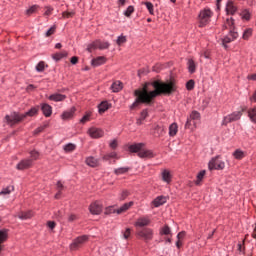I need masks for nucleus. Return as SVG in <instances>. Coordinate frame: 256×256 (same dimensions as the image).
Here are the masks:
<instances>
[{
  "mask_svg": "<svg viewBox=\"0 0 256 256\" xmlns=\"http://www.w3.org/2000/svg\"><path fill=\"white\" fill-rule=\"evenodd\" d=\"M148 85L149 84H145L141 90H135L134 95L136 96V100L131 106L132 109L138 107L139 103H146L149 105V103H151L155 97H158V95H171V93L177 91V86L173 81L161 82L156 80L152 82L154 88L153 91H149Z\"/></svg>",
  "mask_w": 256,
  "mask_h": 256,
  "instance_id": "nucleus-1",
  "label": "nucleus"
},
{
  "mask_svg": "<svg viewBox=\"0 0 256 256\" xmlns=\"http://www.w3.org/2000/svg\"><path fill=\"white\" fill-rule=\"evenodd\" d=\"M37 113H39V108H35V107L29 110L28 112H26L25 114H19L17 112H13L10 115H6L5 117L6 123L8 125H11V127H13V125H17V123H21V121H23L25 117H35Z\"/></svg>",
  "mask_w": 256,
  "mask_h": 256,
  "instance_id": "nucleus-2",
  "label": "nucleus"
},
{
  "mask_svg": "<svg viewBox=\"0 0 256 256\" xmlns=\"http://www.w3.org/2000/svg\"><path fill=\"white\" fill-rule=\"evenodd\" d=\"M211 17H213V12L210 9L201 10L198 16L199 19V27H205L211 21Z\"/></svg>",
  "mask_w": 256,
  "mask_h": 256,
  "instance_id": "nucleus-3",
  "label": "nucleus"
},
{
  "mask_svg": "<svg viewBox=\"0 0 256 256\" xmlns=\"http://www.w3.org/2000/svg\"><path fill=\"white\" fill-rule=\"evenodd\" d=\"M247 111V108H241V110L236 111L232 114L227 115L224 117L222 125H227L228 123H233V121H239L241 119L243 112Z\"/></svg>",
  "mask_w": 256,
  "mask_h": 256,
  "instance_id": "nucleus-4",
  "label": "nucleus"
},
{
  "mask_svg": "<svg viewBox=\"0 0 256 256\" xmlns=\"http://www.w3.org/2000/svg\"><path fill=\"white\" fill-rule=\"evenodd\" d=\"M89 241V236L87 235H82L74 239V241L70 244V250L71 251H77L85 245Z\"/></svg>",
  "mask_w": 256,
  "mask_h": 256,
  "instance_id": "nucleus-5",
  "label": "nucleus"
},
{
  "mask_svg": "<svg viewBox=\"0 0 256 256\" xmlns=\"http://www.w3.org/2000/svg\"><path fill=\"white\" fill-rule=\"evenodd\" d=\"M208 169L210 171H213V169L221 171V170L225 169V162H223V160H221L219 156L214 157L208 163Z\"/></svg>",
  "mask_w": 256,
  "mask_h": 256,
  "instance_id": "nucleus-6",
  "label": "nucleus"
},
{
  "mask_svg": "<svg viewBox=\"0 0 256 256\" xmlns=\"http://www.w3.org/2000/svg\"><path fill=\"white\" fill-rule=\"evenodd\" d=\"M139 239H143V241H151L153 239V229L151 228H143L137 231L136 233Z\"/></svg>",
  "mask_w": 256,
  "mask_h": 256,
  "instance_id": "nucleus-7",
  "label": "nucleus"
},
{
  "mask_svg": "<svg viewBox=\"0 0 256 256\" xmlns=\"http://www.w3.org/2000/svg\"><path fill=\"white\" fill-rule=\"evenodd\" d=\"M95 49H109V42H103L101 40H96L88 45L87 51L91 53L92 51H95Z\"/></svg>",
  "mask_w": 256,
  "mask_h": 256,
  "instance_id": "nucleus-8",
  "label": "nucleus"
},
{
  "mask_svg": "<svg viewBox=\"0 0 256 256\" xmlns=\"http://www.w3.org/2000/svg\"><path fill=\"white\" fill-rule=\"evenodd\" d=\"M88 135L92 139H101V137H103V135H105V131H103V129H101V128L91 127L88 130Z\"/></svg>",
  "mask_w": 256,
  "mask_h": 256,
  "instance_id": "nucleus-9",
  "label": "nucleus"
},
{
  "mask_svg": "<svg viewBox=\"0 0 256 256\" xmlns=\"http://www.w3.org/2000/svg\"><path fill=\"white\" fill-rule=\"evenodd\" d=\"M31 167H33V160L23 159L17 164L16 169L18 171H25V169H31Z\"/></svg>",
  "mask_w": 256,
  "mask_h": 256,
  "instance_id": "nucleus-10",
  "label": "nucleus"
},
{
  "mask_svg": "<svg viewBox=\"0 0 256 256\" xmlns=\"http://www.w3.org/2000/svg\"><path fill=\"white\" fill-rule=\"evenodd\" d=\"M89 211L92 215H101V212L103 211V205L98 201L93 202L89 206Z\"/></svg>",
  "mask_w": 256,
  "mask_h": 256,
  "instance_id": "nucleus-11",
  "label": "nucleus"
},
{
  "mask_svg": "<svg viewBox=\"0 0 256 256\" xmlns=\"http://www.w3.org/2000/svg\"><path fill=\"white\" fill-rule=\"evenodd\" d=\"M239 37V33L237 32H229V34L222 39V45L227 49V43H231L232 41H235Z\"/></svg>",
  "mask_w": 256,
  "mask_h": 256,
  "instance_id": "nucleus-12",
  "label": "nucleus"
},
{
  "mask_svg": "<svg viewBox=\"0 0 256 256\" xmlns=\"http://www.w3.org/2000/svg\"><path fill=\"white\" fill-rule=\"evenodd\" d=\"M161 179L164 183H167L169 185L171 181H173V174H171V171L168 169H164L161 172Z\"/></svg>",
  "mask_w": 256,
  "mask_h": 256,
  "instance_id": "nucleus-13",
  "label": "nucleus"
},
{
  "mask_svg": "<svg viewBox=\"0 0 256 256\" xmlns=\"http://www.w3.org/2000/svg\"><path fill=\"white\" fill-rule=\"evenodd\" d=\"M223 29H228L229 33H237L235 31V20L233 18H227L224 22Z\"/></svg>",
  "mask_w": 256,
  "mask_h": 256,
  "instance_id": "nucleus-14",
  "label": "nucleus"
},
{
  "mask_svg": "<svg viewBox=\"0 0 256 256\" xmlns=\"http://www.w3.org/2000/svg\"><path fill=\"white\" fill-rule=\"evenodd\" d=\"M226 13L227 15H235L237 13V4L233 0H228L226 4Z\"/></svg>",
  "mask_w": 256,
  "mask_h": 256,
  "instance_id": "nucleus-15",
  "label": "nucleus"
},
{
  "mask_svg": "<svg viewBox=\"0 0 256 256\" xmlns=\"http://www.w3.org/2000/svg\"><path fill=\"white\" fill-rule=\"evenodd\" d=\"M77 111V108L72 107L66 111H64L61 114V119H63L64 121H66L67 119H73V117H75V112Z\"/></svg>",
  "mask_w": 256,
  "mask_h": 256,
  "instance_id": "nucleus-16",
  "label": "nucleus"
},
{
  "mask_svg": "<svg viewBox=\"0 0 256 256\" xmlns=\"http://www.w3.org/2000/svg\"><path fill=\"white\" fill-rule=\"evenodd\" d=\"M138 157H140L141 159H153V157H155V154L151 150L142 149V151L138 153Z\"/></svg>",
  "mask_w": 256,
  "mask_h": 256,
  "instance_id": "nucleus-17",
  "label": "nucleus"
},
{
  "mask_svg": "<svg viewBox=\"0 0 256 256\" xmlns=\"http://www.w3.org/2000/svg\"><path fill=\"white\" fill-rule=\"evenodd\" d=\"M151 223V220H149L148 217H140L137 219V221L134 223L135 227H147Z\"/></svg>",
  "mask_w": 256,
  "mask_h": 256,
  "instance_id": "nucleus-18",
  "label": "nucleus"
},
{
  "mask_svg": "<svg viewBox=\"0 0 256 256\" xmlns=\"http://www.w3.org/2000/svg\"><path fill=\"white\" fill-rule=\"evenodd\" d=\"M41 110L45 117H51V115L53 114V107H51V105L49 104H42Z\"/></svg>",
  "mask_w": 256,
  "mask_h": 256,
  "instance_id": "nucleus-19",
  "label": "nucleus"
},
{
  "mask_svg": "<svg viewBox=\"0 0 256 256\" xmlns=\"http://www.w3.org/2000/svg\"><path fill=\"white\" fill-rule=\"evenodd\" d=\"M106 61H107V58H105V56H99L92 60V65L93 67H99L101 65H105Z\"/></svg>",
  "mask_w": 256,
  "mask_h": 256,
  "instance_id": "nucleus-20",
  "label": "nucleus"
},
{
  "mask_svg": "<svg viewBox=\"0 0 256 256\" xmlns=\"http://www.w3.org/2000/svg\"><path fill=\"white\" fill-rule=\"evenodd\" d=\"M143 147H145V144L143 143L133 144L129 146V151L131 153H141Z\"/></svg>",
  "mask_w": 256,
  "mask_h": 256,
  "instance_id": "nucleus-21",
  "label": "nucleus"
},
{
  "mask_svg": "<svg viewBox=\"0 0 256 256\" xmlns=\"http://www.w3.org/2000/svg\"><path fill=\"white\" fill-rule=\"evenodd\" d=\"M165 203H167V197L165 196H158L153 201L154 207H161V205H165Z\"/></svg>",
  "mask_w": 256,
  "mask_h": 256,
  "instance_id": "nucleus-22",
  "label": "nucleus"
},
{
  "mask_svg": "<svg viewBox=\"0 0 256 256\" xmlns=\"http://www.w3.org/2000/svg\"><path fill=\"white\" fill-rule=\"evenodd\" d=\"M50 101H55L56 103L59 101H65V99H67V96L63 95V94H52L49 96L48 98Z\"/></svg>",
  "mask_w": 256,
  "mask_h": 256,
  "instance_id": "nucleus-23",
  "label": "nucleus"
},
{
  "mask_svg": "<svg viewBox=\"0 0 256 256\" xmlns=\"http://www.w3.org/2000/svg\"><path fill=\"white\" fill-rule=\"evenodd\" d=\"M86 165H88L89 167H99V160L96 159L95 157H88L86 158Z\"/></svg>",
  "mask_w": 256,
  "mask_h": 256,
  "instance_id": "nucleus-24",
  "label": "nucleus"
},
{
  "mask_svg": "<svg viewBox=\"0 0 256 256\" xmlns=\"http://www.w3.org/2000/svg\"><path fill=\"white\" fill-rule=\"evenodd\" d=\"M152 133H153L154 137H161V135H163V133H165V128H163V126L156 125L154 127V130Z\"/></svg>",
  "mask_w": 256,
  "mask_h": 256,
  "instance_id": "nucleus-25",
  "label": "nucleus"
},
{
  "mask_svg": "<svg viewBox=\"0 0 256 256\" xmlns=\"http://www.w3.org/2000/svg\"><path fill=\"white\" fill-rule=\"evenodd\" d=\"M131 207H133V202L125 203L119 209H117V215H121V213H125V211H128V209H131Z\"/></svg>",
  "mask_w": 256,
  "mask_h": 256,
  "instance_id": "nucleus-26",
  "label": "nucleus"
},
{
  "mask_svg": "<svg viewBox=\"0 0 256 256\" xmlns=\"http://www.w3.org/2000/svg\"><path fill=\"white\" fill-rule=\"evenodd\" d=\"M111 89H112L113 93H119V91H121V89H123V83L121 81H115L111 85Z\"/></svg>",
  "mask_w": 256,
  "mask_h": 256,
  "instance_id": "nucleus-27",
  "label": "nucleus"
},
{
  "mask_svg": "<svg viewBox=\"0 0 256 256\" xmlns=\"http://www.w3.org/2000/svg\"><path fill=\"white\" fill-rule=\"evenodd\" d=\"M178 131H179V126L177 125V123H172L169 126V135H170V137H175V135H177Z\"/></svg>",
  "mask_w": 256,
  "mask_h": 256,
  "instance_id": "nucleus-28",
  "label": "nucleus"
},
{
  "mask_svg": "<svg viewBox=\"0 0 256 256\" xmlns=\"http://www.w3.org/2000/svg\"><path fill=\"white\" fill-rule=\"evenodd\" d=\"M7 241V231L0 230V253L3 251V245L2 243H5Z\"/></svg>",
  "mask_w": 256,
  "mask_h": 256,
  "instance_id": "nucleus-29",
  "label": "nucleus"
},
{
  "mask_svg": "<svg viewBox=\"0 0 256 256\" xmlns=\"http://www.w3.org/2000/svg\"><path fill=\"white\" fill-rule=\"evenodd\" d=\"M197 127V123L193 121L191 118H187L185 129H189L190 131H193Z\"/></svg>",
  "mask_w": 256,
  "mask_h": 256,
  "instance_id": "nucleus-30",
  "label": "nucleus"
},
{
  "mask_svg": "<svg viewBox=\"0 0 256 256\" xmlns=\"http://www.w3.org/2000/svg\"><path fill=\"white\" fill-rule=\"evenodd\" d=\"M19 219H22V221H25L27 219H31L33 217V212L28 211V212H20L18 214Z\"/></svg>",
  "mask_w": 256,
  "mask_h": 256,
  "instance_id": "nucleus-31",
  "label": "nucleus"
},
{
  "mask_svg": "<svg viewBox=\"0 0 256 256\" xmlns=\"http://www.w3.org/2000/svg\"><path fill=\"white\" fill-rule=\"evenodd\" d=\"M248 117L252 123H256V108H251L248 110Z\"/></svg>",
  "mask_w": 256,
  "mask_h": 256,
  "instance_id": "nucleus-32",
  "label": "nucleus"
},
{
  "mask_svg": "<svg viewBox=\"0 0 256 256\" xmlns=\"http://www.w3.org/2000/svg\"><path fill=\"white\" fill-rule=\"evenodd\" d=\"M52 57L55 61H61V59L67 57V51L63 50L60 53H55Z\"/></svg>",
  "mask_w": 256,
  "mask_h": 256,
  "instance_id": "nucleus-33",
  "label": "nucleus"
},
{
  "mask_svg": "<svg viewBox=\"0 0 256 256\" xmlns=\"http://www.w3.org/2000/svg\"><path fill=\"white\" fill-rule=\"evenodd\" d=\"M15 191V187L10 185L7 186L6 188H3L2 191L0 192V195H9Z\"/></svg>",
  "mask_w": 256,
  "mask_h": 256,
  "instance_id": "nucleus-34",
  "label": "nucleus"
},
{
  "mask_svg": "<svg viewBox=\"0 0 256 256\" xmlns=\"http://www.w3.org/2000/svg\"><path fill=\"white\" fill-rule=\"evenodd\" d=\"M187 65H188L189 73H195L196 67H197L195 65V61H193V59H189Z\"/></svg>",
  "mask_w": 256,
  "mask_h": 256,
  "instance_id": "nucleus-35",
  "label": "nucleus"
},
{
  "mask_svg": "<svg viewBox=\"0 0 256 256\" xmlns=\"http://www.w3.org/2000/svg\"><path fill=\"white\" fill-rule=\"evenodd\" d=\"M233 156L235 157V159L241 160L245 157V152H243L240 149H237L234 153Z\"/></svg>",
  "mask_w": 256,
  "mask_h": 256,
  "instance_id": "nucleus-36",
  "label": "nucleus"
},
{
  "mask_svg": "<svg viewBox=\"0 0 256 256\" xmlns=\"http://www.w3.org/2000/svg\"><path fill=\"white\" fill-rule=\"evenodd\" d=\"M129 172V167H121L114 170L115 175H124Z\"/></svg>",
  "mask_w": 256,
  "mask_h": 256,
  "instance_id": "nucleus-37",
  "label": "nucleus"
},
{
  "mask_svg": "<svg viewBox=\"0 0 256 256\" xmlns=\"http://www.w3.org/2000/svg\"><path fill=\"white\" fill-rule=\"evenodd\" d=\"M205 170H202L198 173L197 179H196V185H201V181H203V178L205 177Z\"/></svg>",
  "mask_w": 256,
  "mask_h": 256,
  "instance_id": "nucleus-38",
  "label": "nucleus"
},
{
  "mask_svg": "<svg viewBox=\"0 0 256 256\" xmlns=\"http://www.w3.org/2000/svg\"><path fill=\"white\" fill-rule=\"evenodd\" d=\"M107 109H109V102H102L99 105V113H105V111H107Z\"/></svg>",
  "mask_w": 256,
  "mask_h": 256,
  "instance_id": "nucleus-39",
  "label": "nucleus"
},
{
  "mask_svg": "<svg viewBox=\"0 0 256 256\" xmlns=\"http://www.w3.org/2000/svg\"><path fill=\"white\" fill-rule=\"evenodd\" d=\"M45 67H47V65H45V62L40 61V62L36 65V71H38V73H43V71H45Z\"/></svg>",
  "mask_w": 256,
  "mask_h": 256,
  "instance_id": "nucleus-40",
  "label": "nucleus"
},
{
  "mask_svg": "<svg viewBox=\"0 0 256 256\" xmlns=\"http://www.w3.org/2000/svg\"><path fill=\"white\" fill-rule=\"evenodd\" d=\"M201 114H199V112H197V111H193L191 114H190V119L192 120V121H199L201 118Z\"/></svg>",
  "mask_w": 256,
  "mask_h": 256,
  "instance_id": "nucleus-41",
  "label": "nucleus"
},
{
  "mask_svg": "<svg viewBox=\"0 0 256 256\" xmlns=\"http://www.w3.org/2000/svg\"><path fill=\"white\" fill-rule=\"evenodd\" d=\"M144 5L146 6V9H148L150 15H155L153 3H151V2H144Z\"/></svg>",
  "mask_w": 256,
  "mask_h": 256,
  "instance_id": "nucleus-42",
  "label": "nucleus"
},
{
  "mask_svg": "<svg viewBox=\"0 0 256 256\" xmlns=\"http://www.w3.org/2000/svg\"><path fill=\"white\" fill-rule=\"evenodd\" d=\"M76 146L75 144L69 143L67 145L64 146V151H66V153H71V151H75Z\"/></svg>",
  "mask_w": 256,
  "mask_h": 256,
  "instance_id": "nucleus-43",
  "label": "nucleus"
},
{
  "mask_svg": "<svg viewBox=\"0 0 256 256\" xmlns=\"http://www.w3.org/2000/svg\"><path fill=\"white\" fill-rule=\"evenodd\" d=\"M62 189H64V186L61 183V181H58V183H57V191H58V193L55 195V199H59V197H61V190Z\"/></svg>",
  "mask_w": 256,
  "mask_h": 256,
  "instance_id": "nucleus-44",
  "label": "nucleus"
},
{
  "mask_svg": "<svg viewBox=\"0 0 256 256\" xmlns=\"http://www.w3.org/2000/svg\"><path fill=\"white\" fill-rule=\"evenodd\" d=\"M251 35H253V29L248 28L244 31L243 33V39H245L247 41V39H249V37H251Z\"/></svg>",
  "mask_w": 256,
  "mask_h": 256,
  "instance_id": "nucleus-45",
  "label": "nucleus"
},
{
  "mask_svg": "<svg viewBox=\"0 0 256 256\" xmlns=\"http://www.w3.org/2000/svg\"><path fill=\"white\" fill-rule=\"evenodd\" d=\"M105 215H111L113 213H117V209H115V206H109L105 209Z\"/></svg>",
  "mask_w": 256,
  "mask_h": 256,
  "instance_id": "nucleus-46",
  "label": "nucleus"
},
{
  "mask_svg": "<svg viewBox=\"0 0 256 256\" xmlns=\"http://www.w3.org/2000/svg\"><path fill=\"white\" fill-rule=\"evenodd\" d=\"M30 157H31L30 161H32V163L34 161H37V159H39V152H37L35 150L31 151L30 152Z\"/></svg>",
  "mask_w": 256,
  "mask_h": 256,
  "instance_id": "nucleus-47",
  "label": "nucleus"
},
{
  "mask_svg": "<svg viewBox=\"0 0 256 256\" xmlns=\"http://www.w3.org/2000/svg\"><path fill=\"white\" fill-rule=\"evenodd\" d=\"M115 157H117V153L116 152H111L107 155L103 156L104 161H109V159H115Z\"/></svg>",
  "mask_w": 256,
  "mask_h": 256,
  "instance_id": "nucleus-48",
  "label": "nucleus"
},
{
  "mask_svg": "<svg viewBox=\"0 0 256 256\" xmlns=\"http://www.w3.org/2000/svg\"><path fill=\"white\" fill-rule=\"evenodd\" d=\"M195 88V81L194 80H189L187 83H186V89L188 91H193V89Z\"/></svg>",
  "mask_w": 256,
  "mask_h": 256,
  "instance_id": "nucleus-49",
  "label": "nucleus"
},
{
  "mask_svg": "<svg viewBox=\"0 0 256 256\" xmlns=\"http://www.w3.org/2000/svg\"><path fill=\"white\" fill-rule=\"evenodd\" d=\"M134 12H135V8L133 6H129L124 12V15L125 17H129L130 15H133Z\"/></svg>",
  "mask_w": 256,
  "mask_h": 256,
  "instance_id": "nucleus-50",
  "label": "nucleus"
},
{
  "mask_svg": "<svg viewBox=\"0 0 256 256\" xmlns=\"http://www.w3.org/2000/svg\"><path fill=\"white\" fill-rule=\"evenodd\" d=\"M117 45H123V43H127V37L121 35L116 40Z\"/></svg>",
  "mask_w": 256,
  "mask_h": 256,
  "instance_id": "nucleus-51",
  "label": "nucleus"
},
{
  "mask_svg": "<svg viewBox=\"0 0 256 256\" xmlns=\"http://www.w3.org/2000/svg\"><path fill=\"white\" fill-rule=\"evenodd\" d=\"M91 121V114H86L82 117V119L80 120V123H82L83 125H85V123Z\"/></svg>",
  "mask_w": 256,
  "mask_h": 256,
  "instance_id": "nucleus-52",
  "label": "nucleus"
},
{
  "mask_svg": "<svg viewBox=\"0 0 256 256\" xmlns=\"http://www.w3.org/2000/svg\"><path fill=\"white\" fill-rule=\"evenodd\" d=\"M37 9H39V6L34 5V6L30 7L28 10H26V14L33 15V13H35V11H37Z\"/></svg>",
  "mask_w": 256,
  "mask_h": 256,
  "instance_id": "nucleus-53",
  "label": "nucleus"
},
{
  "mask_svg": "<svg viewBox=\"0 0 256 256\" xmlns=\"http://www.w3.org/2000/svg\"><path fill=\"white\" fill-rule=\"evenodd\" d=\"M75 16V11H71V12H63L62 13V17L64 19H69L71 17H74Z\"/></svg>",
  "mask_w": 256,
  "mask_h": 256,
  "instance_id": "nucleus-54",
  "label": "nucleus"
},
{
  "mask_svg": "<svg viewBox=\"0 0 256 256\" xmlns=\"http://www.w3.org/2000/svg\"><path fill=\"white\" fill-rule=\"evenodd\" d=\"M161 234L162 235H171V228H169V226H164L162 229H161Z\"/></svg>",
  "mask_w": 256,
  "mask_h": 256,
  "instance_id": "nucleus-55",
  "label": "nucleus"
},
{
  "mask_svg": "<svg viewBox=\"0 0 256 256\" xmlns=\"http://www.w3.org/2000/svg\"><path fill=\"white\" fill-rule=\"evenodd\" d=\"M129 197V192L127 190H124L121 194H120V201H125L126 198Z\"/></svg>",
  "mask_w": 256,
  "mask_h": 256,
  "instance_id": "nucleus-56",
  "label": "nucleus"
},
{
  "mask_svg": "<svg viewBox=\"0 0 256 256\" xmlns=\"http://www.w3.org/2000/svg\"><path fill=\"white\" fill-rule=\"evenodd\" d=\"M131 237V228H127L126 231L123 232V238L129 239Z\"/></svg>",
  "mask_w": 256,
  "mask_h": 256,
  "instance_id": "nucleus-57",
  "label": "nucleus"
},
{
  "mask_svg": "<svg viewBox=\"0 0 256 256\" xmlns=\"http://www.w3.org/2000/svg\"><path fill=\"white\" fill-rule=\"evenodd\" d=\"M149 113L147 112V110H143L140 114V119H142L143 121H145V119H147Z\"/></svg>",
  "mask_w": 256,
  "mask_h": 256,
  "instance_id": "nucleus-58",
  "label": "nucleus"
},
{
  "mask_svg": "<svg viewBox=\"0 0 256 256\" xmlns=\"http://www.w3.org/2000/svg\"><path fill=\"white\" fill-rule=\"evenodd\" d=\"M55 33V26H52L47 32H46V37H51Z\"/></svg>",
  "mask_w": 256,
  "mask_h": 256,
  "instance_id": "nucleus-59",
  "label": "nucleus"
},
{
  "mask_svg": "<svg viewBox=\"0 0 256 256\" xmlns=\"http://www.w3.org/2000/svg\"><path fill=\"white\" fill-rule=\"evenodd\" d=\"M43 129H45V127H38L36 130H34V135H39V133H42Z\"/></svg>",
  "mask_w": 256,
  "mask_h": 256,
  "instance_id": "nucleus-60",
  "label": "nucleus"
},
{
  "mask_svg": "<svg viewBox=\"0 0 256 256\" xmlns=\"http://www.w3.org/2000/svg\"><path fill=\"white\" fill-rule=\"evenodd\" d=\"M186 233L185 231L179 232L177 235V239L181 241L185 237Z\"/></svg>",
  "mask_w": 256,
  "mask_h": 256,
  "instance_id": "nucleus-61",
  "label": "nucleus"
},
{
  "mask_svg": "<svg viewBox=\"0 0 256 256\" xmlns=\"http://www.w3.org/2000/svg\"><path fill=\"white\" fill-rule=\"evenodd\" d=\"M47 225H48L49 229H53L54 227H56L57 224L53 221H48Z\"/></svg>",
  "mask_w": 256,
  "mask_h": 256,
  "instance_id": "nucleus-62",
  "label": "nucleus"
},
{
  "mask_svg": "<svg viewBox=\"0 0 256 256\" xmlns=\"http://www.w3.org/2000/svg\"><path fill=\"white\" fill-rule=\"evenodd\" d=\"M110 147L111 149H117V140H113L112 142H110Z\"/></svg>",
  "mask_w": 256,
  "mask_h": 256,
  "instance_id": "nucleus-63",
  "label": "nucleus"
},
{
  "mask_svg": "<svg viewBox=\"0 0 256 256\" xmlns=\"http://www.w3.org/2000/svg\"><path fill=\"white\" fill-rule=\"evenodd\" d=\"M247 79H248L249 81H256V74H250V75H248V76H247Z\"/></svg>",
  "mask_w": 256,
  "mask_h": 256,
  "instance_id": "nucleus-64",
  "label": "nucleus"
}]
</instances>
